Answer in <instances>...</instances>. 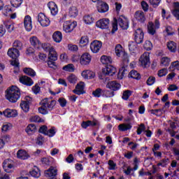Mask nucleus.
Masks as SVG:
<instances>
[{"label":"nucleus","mask_w":179,"mask_h":179,"mask_svg":"<svg viewBox=\"0 0 179 179\" xmlns=\"http://www.w3.org/2000/svg\"><path fill=\"white\" fill-rule=\"evenodd\" d=\"M19 80L22 85H24V86H33V85H34L33 79L27 76H22L20 77Z\"/></svg>","instance_id":"nucleus-17"},{"label":"nucleus","mask_w":179,"mask_h":179,"mask_svg":"<svg viewBox=\"0 0 179 179\" xmlns=\"http://www.w3.org/2000/svg\"><path fill=\"white\" fill-rule=\"evenodd\" d=\"M3 13L4 16H9L12 13V8L10 6H6L3 8Z\"/></svg>","instance_id":"nucleus-48"},{"label":"nucleus","mask_w":179,"mask_h":179,"mask_svg":"<svg viewBox=\"0 0 179 179\" xmlns=\"http://www.w3.org/2000/svg\"><path fill=\"white\" fill-rule=\"evenodd\" d=\"M41 48L46 52H50L51 50H55L50 43H41Z\"/></svg>","instance_id":"nucleus-43"},{"label":"nucleus","mask_w":179,"mask_h":179,"mask_svg":"<svg viewBox=\"0 0 179 179\" xmlns=\"http://www.w3.org/2000/svg\"><path fill=\"white\" fill-rule=\"evenodd\" d=\"M48 7L50 9V13L52 15V16H55L58 14V6L54 1H50L48 3Z\"/></svg>","instance_id":"nucleus-23"},{"label":"nucleus","mask_w":179,"mask_h":179,"mask_svg":"<svg viewBox=\"0 0 179 179\" xmlns=\"http://www.w3.org/2000/svg\"><path fill=\"white\" fill-rule=\"evenodd\" d=\"M118 24L119 26L123 30H127L129 27L128 21L127 20H122V18H119L118 20L114 18L113 22H112V33H115L117 30H118Z\"/></svg>","instance_id":"nucleus-3"},{"label":"nucleus","mask_w":179,"mask_h":179,"mask_svg":"<svg viewBox=\"0 0 179 179\" xmlns=\"http://www.w3.org/2000/svg\"><path fill=\"white\" fill-rule=\"evenodd\" d=\"M6 97L10 103H16L20 99V90L16 86H12L7 90Z\"/></svg>","instance_id":"nucleus-2"},{"label":"nucleus","mask_w":179,"mask_h":179,"mask_svg":"<svg viewBox=\"0 0 179 179\" xmlns=\"http://www.w3.org/2000/svg\"><path fill=\"white\" fill-rule=\"evenodd\" d=\"M83 78L84 79H94V76H96V74L94 72L90 71V70H85L81 73Z\"/></svg>","instance_id":"nucleus-28"},{"label":"nucleus","mask_w":179,"mask_h":179,"mask_svg":"<svg viewBox=\"0 0 179 179\" xmlns=\"http://www.w3.org/2000/svg\"><path fill=\"white\" fill-rule=\"evenodd\" d=\"M52 38L55 43H61L62 41V33L61 31H57L54 32L52 35Z\"/></svg>","instance_id":"nucleus-31"},{"label":"nucleus","mask_w":179,"mask_h":179,"mask_svg":"<svg viewBox=\"0 0 179 179\" xmlns=\"http://www.w3.org/2000/svg\"><path fill=\"white\" fill-rule=\"evenodd\" d=\"M38 22L40 23L42 27H48V26H50V23H51L50 19L47 17L45 14L43 13H40L38 15Z\"/></svg>","instance_id":"nucleus-9"},{"label":"nucleus","mask_w":179,"mask_h":179,"mask_svg":"<svg viewBox=\"0 0 179 179\" xmlns=\"http://www.w3.org/2000/svg\"><path fill=\"white\" fill-rule=\"evenodd\" d=\"M139 61L143 68H149L150 66V53L149 52H144L141 56Z\"/></svg>","instance_id":"nucleus-6"},{"label":"nucleus","mask_w":179,"mask_h":179,"mask_svg":"<svg viewBox=\"0 0 179 179\" xmlns=\"http://www.w3.org/2000/svg\"><path fill=\"white\" fill-rule=\"evenodd\" d=\"M118 128L119 131H128V129H131V128H132V125H131V124H122L118 126Z\"/></svg>","instance_id":"nucleus-45"},{"label":"nucleus","mask_w":179,"mask_h":179,"mask_svg":"<svg viewBox=\"0 0 179 179\" xmlns=\"http://www.w3.org/2000/svg\"><path fill=\"white\" fill-rule=\"evenodd\" d=\"M115 52L117 57H121L124 62H128V54L125 52L122 45L117 44L115 48Z\"/></svg>","instance_id":"nucleus-5"},{"label":"nucleus","mask_w":179,"mask_h":179,"mask_svg":"<svg viewBox=\"0 0 179 179\" xmlns=\"http://www.w3.org/2000/svg\"><path fill=\"white\" fill-rule=\"evenodd\" d=\"M134 16L136 20L138 22H140V23H143V22L146 20V17H145V13H143V11H136Z\"/></svg>","instance_id":"nucleus-29"},{"label":"nucleus","mask_w":179,"mask_h":179,"mask_svg":"<svg viewBox=\"0 0 179 179\" xmlns=\"http://www.w3.org/2000/svg\"><path fill=\"white\" fill-rule=\"evenodd\" d=\"M31 101H33V99L30 96H26L25 101H22L20 103V107L24 113H29V110H30V104H31Z\"/></svg>","instance_id":"nucleus-11"},{"label":"nucleus","mask_w":179,"mask_h":179,"mask_svg":"<svg viewBox=\"0 0 179 179\" xmlns=\"http://www.w3.org/2000/svg\"><path fill=\"white\" fill-rule=\"evenodd\" d=\"M67 80L69 82V83H73V85H75V83H76V82L78 81V78L74 74H71L67 78Z\"/></svg>","instance_id":"nucleus-53"},{"label":"nucleus","mask_w":179,"mask_h":179,"mask_svg":"<svg viewBox=\"0 0 179 179\" xmlns=\"http://www.w3.org/2000/svg\"><path fill=\"white\" fill-rule=\"evenodd\" d=\"M161 65L162 66H169V65H170V59L168 57H162L161 59Z\"/></svg>","instance_id":"nucleus-54"},{"label":"nucleus","mask_w":179,"mask_h":179,"mask_svg":"<svg viewBox=\"0 0 179 179\" xmlns=\"http://www.w3.org/2000/svg\"><path fill=\"white\" fill-rule=\"evenodd\" d=\"M17 157L21 160H27L30 155L24 150H20L17 152Z\"/></svg>","instance_id":"nucleus-27"},{"label":"nucleus","mask_w":179,"mask_h":179,"mask_svg":"<svg viewBox=\"0 0 179 179\" xmlns=\"http://www.w3.org/2000/svg\"><path fill=\"white\" fill-rule=\"evenodd\" d=\"M168 122L169 124V128L166 129V132H168L171 136L173 138V136H176V134H177L176 130L177 128H178V126L171 120H168Z\"/></svg>","instance_id":"nucleus-15"},{"label":"nucleus","mask_w":179,"mask_h":179,"mask_svg":"<svg viewBox=\"0 0 179 179\" xmlns=\"http://www.w3.org/2000/svg\"><path fill=\"white\" fill-rule=\"evenodd\" d=\"M13 48L19 51L23 48V43L19 40H15L13 43Z\"/></svg>","instance_id":"nucleus-39"},{"label":"nucleus","mask_w":179,"mask_h":179,"mask_svg":"<svg viewBox=\"0 0 179 179\" xmlns=\"http://www.w3.org/2000/svg\"><path fill=\"white\" fill-rule=\"evenodd\" d=\"M143 47L145 50H146L147 51H150V50L153 48V45L152 44V42H150V41H146L143 45Z\"/></svg>","instance_id":"nucleus-55"},{"label":"nucleus","mask_w":179,"mask_h":179,"mask_svg":"<svg viewBox=\"0 0 179 179\" xmlns=\"http://www.w3.org/2000/svg\"><path fill=\"white\" fill-rule=\"evenodd\" d=\"M88 44H89V37L82 36L80 40V45H81V47H85Z\"/></svg>","instance_id":"nucleus-47"},{"label":"nucleus","mask_w":179,"mask_h":179,"mask_svg":"<svg viewBox=\"0 0 179 179\" xmlns=\"http://www.w3.org/2000/svg\"><path fill=\"white\" fill-rule=\"evenodd\" d=\"M57 101L48 98H45L41 101V107L38 108V112L43 115L48 113V110L51 111L55 107Z\"/></svg>","instance_id":"nucleus-1"},{"label":"nucleus","mask_w":179,"mask_h":179,"mask_svg":"<svg viewBox=\"0 0 179 179\" xmlns=\"http://www.w3.org/2000/svg\"><path fill=\"white\" fill-rule=\"evenodd\" d=\"M57 170L54 166H50V169L45 171V177H49L50 178H54L57 176Z\"/></svg>","instance_id":"nucleus-25"},{"label":"nucleus","mask_w":179,"mask_h":179,"mask_svg":"<svg viewBox=\"0 0 179 179\" xmlns=\"http://www.w3.org/2000/svg\"><path fill=\"white\" fill-rule=\"evenodd\" d=\"M43 143H44V138L41 135H38L36 138V145H38L39 146L43 145Z\"/></svg>","instance_id":"nucleus-58"},{"label":"nucleus","mask_w":179,"mask_h":179,"mask_svg":"<svg viewBox=\"0 0 179 179\" xmlns=\"http://www.w3.org/2000/svg\"><path fill=\"white\" fill-rule=\"evenodd\" d=\"M162 0H150V3L153 8H157L160 5Z\"/></svg>","instance_id":"nucleus-62"},{"label":"nucleus","mask_w":179,"mask_h":179,"mask_svg":"<svg viewBox=\"0 0 179 179\" xmlns=\"http://www.w3.org/2000/svg\"><path fill=\"white\" fill-rule=\"evenodd\" d=\"M12 129V124L10 123H5L1 127L2 132H8V131H10Z\"/></svg>","instance_id":"nucleus-49"},{"label":"nucleus","mask_w":179,"mask_h":179,"mask_svg":"<svg viewBox=\"0 0 179 179\" xmlns=\"http://www.w3.org/2000/svg\"><path fill=\"white\" fill-rule=\"evenodd\" d=\"M129 78H132V79H136V80H139L141 77V74L138 73V71L132 70L129 73Z\"/></svg>","instance_id":"nucleus-36"},{"label":"nucleus","mask_w":179,"mask_h":179,"mask_svg":"<svg viewBox=\"0 0 179 179\" xmlns=\"http://www.w3.org/2000/svg\"><path fill=\"white\" fill-rule=\"evenodd\" d=\"M3 169L6 173H12L15 170V164L13 161L8 159L3 162Z\"/></svg>","instance_id":"nucleus-10"},{"label":"nucleus","mask_w":179,"mask_h":179,"mask_svg":"<svg viewBox=\"0 0 179 179\" xmlns=\"http://www.w3.org/2000/svg\"><path fill=\"white\" fill-rule=\"evenodd\" d=\"M96 26L102 29H108V26H110V20L108 18L101 19L96 22Z\"/></svg>","instance_id":"nucleus-16"},{"label":"nucleus","mask_w":179,"mask_h":179,"mask_svg":"<svg viewBox=\"0 0 179 179\" xmlns=\"http://www.w3.org/2000/svg\"><path fill=\"white\" fill-rule=\"evenodd\" d=\"M94 97H101L103 95V90L101 88H97L92 92Z\"/></svg>","instance_id":"nucleus-51"},{"label":"nucleus","mask_w":179,"mask_h":179,"mask_svg":"<svg viewBox=\"0 0 179 179\" xmlns=\"http://www.w3.org/2000/svg\"><path fill=\"white\" fill-rule=\"evenodd\" d=\"M63 71H66V72H75V66L72 64H69L62 68Z\"/></svg>","instance_id":"nucleus-46"},{"label":"nucleus","mask_w":179,"mask_h":179,"mask_svg":"<svg viewBox=\"0 0 179 179\" xmlns=\"http://www.w3.org/2000/svg\"><path fill=\"white\" fill-rule=\"evenodd\" d=\"M23 72L31 78H34V76H36V71H34L31 68H24Z\"/></svg>","instance_id":"nucleus-40"},{"label":"nucleus","mask_w":179,"mask_h":179,"mask_svg":"<svg viewBox=\"0 0 179 179\" xmlns=\"http://www.w3.org/2000/svg\"><path fill=\"white\" fill-rule=\"evenodd\" d=\"M138 44L136 42H130L129 44V50L130 52H131L133 54H134L135 51L138 50Z\"/></svg>","instance_id":"nucleus-42"},{"label":"nucleus","mask_w":179,"mask_h":179,"mask_svg":"<svg viewBox=\"0 0 179 179\" xmlns=\"http://www.w3.org/2000/svg\"><path fill=\"white\" fill-rule=\"evenodd\" d=\"M106 87L110 89V90H113V92H117V90L121 89V84L117 81H110L107 83Z\"/></svg>","instance_id":"nucleus-20"},{"label":"nucleus","mask_w":179,"mask_h":179,"mask_svg":"<svg viewBox=\"0 0 179 179\" xmlns=\"http://www.w3.org/2000/svg\"><path fill=\"white\" fill-rule=\"evenodd\" d=\"M78 26L76 21H65L63 24V30L65 33H72Z\"/></svg>","instance_id":"nucleus-7"},{"label":"nucleus","mask_w":179,"mask_h":179,"mask_svg":"<svg viewBox=\"0 0 179 179\" xmlns=\"http://www.w3.org/2000/svg\"><path fill=\"white\" fill-rule=\"evenodd\" d=\"M73 92L75 94H78V96L83 94V93H85V83L81 82L77 84L76 89L73 90Z\"/></svg>","instance_id":"nucleus-24"},{"label":"nucleus","mask_w":179,"mask_h":179,"mask_svg":"<svg viewBox=\"0 0 179 179\" xmlns=\"http://www.w3.org/2000/svg\"><path fill=\"white\" fill-rule=\"evenodd\" d=\"M31 122H43V120L38 115H34L31 117Z\"/></svg>","instance_id":"nucleus-61"},{"label":"nucleus","mask_w":179,"mask_h":179,"mask_svg":"<svg viewBox=\"0 0 179 179\" xmlns=\"http://www.w3.org/2000/svg\"><path fill=\"white\" fill-rule=\"evenodd\" d=\"M160 27V22L159 20H155V24L153 22H150L148 24V32L151 36H154L156 34V29Z\"/></svg>","instance_id":"nucleus-8"},{"label":"nucleus","mask_w":179,"mask_h":179,"mask_svg":"<svg viewBox=\"0 0 179 179\" xmlns=\"http://www.w3.org/2000/svg\"><path fill=\"white\" fill-rule=\"evenodd\" d=\"M174 9L172 12L173 16L176 17L177 20H179V3L175 2L173 4Z\"/></svg>","instance_id":"nucleus-34"},{"label":"nucleus","mask_w":179,"mask_h":179,"mask_svg":"<svg viewBox=\"0 0 179 179\" xmlns=\"http://www.w3.org/2000/svg\"><path fill=\"white\" fill-rule=\"evenodd\" d=\"M24 26L27 31H31V29H33V24L31 22V17H30V15L24 17Z\"/></svg>","instance_id":"nucleus-18"},{"label":"nucleus","mask_w":179,"mask_h":179,"mask_svg":"<svg viewBox=\"0 0 179 179\" xmlns=\"http://www.w3.org/2000/svg\"><path fill=\"white\" fill-rule=\"evenodd\" d=\"M167 48L171 52H176L177 51V43L174 41H169L167 43Z\"/></svg>","instance_id":"nucleus-33"},{"label":"nucleus","mask_w":179,"mask_h":179,"mask_svg":"<svg viewBox=\"0 0 179 179\" xmlns=\"http://www.w3.org/2000/svg\"><path fill=\"white\" fill-rule=\"evenodd\" d=\"M69 15L71 17H76L78 16V8L75 6H71L69 9Z\"/></svg>","instance_id":"nucleus-38"},{"label":"nucleus","mask_w":179,"mask_h":179,"mask_svg":"<svg viewBox=\"0 0 179 179\" xmlns=\"http://www.w3.org/2000/svg\"><path fill=\"white\" fill-rule=\"evenodd\" d=\"M48 59L50 61H57L58 59V54L55 51V49L52 50L48 55Z\"/></svg>","instance_id":"nucleus-35"},{"label":"nucleus","mask_w":179,"mask_h":179,"mask_svg":"<svg viewBox=\"0 0 179 179\" xmlns=\"http://www.w3.org/2000/svg\"><path fill=\"white\" fill-rule=\"evenodd\" d=\"M0 114L1 115L3 114L4 117H7V118H10L12 117H16V115H17V111L16 110L13 109H6L3 112L0 111Z\"/></svg>","instance_id":"nucleus-21"},{"label":"nucleus","mask_w":179,"mask_h":179,"mask_svg":"<svg viewBox=\"0 0 179 179\" xmlns=\"http://www.w3.org/2000/svg\"><path fill=\"white\" fill-rule=\"evenodd\" d=\"M29 41L31 45L34 47V48H36V50H40V48H41V42L36 36L31 37Z\"/></svg>","instance_id":"nucleus-26"},{"label":"nucleus","mask_w":179,"mask_h":179,"mask_svg":"<svg viewBox=\"0 0 179 179\" xmlns=\"http://www.w3.org/2000/svg\"><path fill=\"white\" fill-rule=\"evenodd\" d=\"M10 3L13 8H19L23 3V0H10Z\"/></svg>","instance_id":"nucleus-50"},{"label":"nucleus","mask_w":179,"mask_h":179,"mask_svg":"<svg viewBox=\"0 0 179 179\" xmlns=\"http://www.w3.org/2000/svg\"><path fill=\"white\" fill-rule=\"evenodd\" d=\"M167 73H169V71L167 70V69H162L158 71L157 75L158 76H159V78H162L163 76H166Z\"/></svg>","instance_id":"nucleus-57"},{"label":"nucleus","mask_w":179,"mask_h":179,"mask_svg":"<svg viewBox=\"0 0 179 179\" xmlns=\"http://www.w3.org/2000/svg\"><path fill=\"white\" fill-rule=\"evenodd\" d=\"M83 21L85 22V23L86 24H92V23H93V22H94V18H93V17H92V15H85L83 17Z\"/></svg>","instance_id":"nucleus-44"},{"label":"nucleus","mask_w":179,"mask_h":179,"mask_svg":"<svg viewBox=\"0 0 179 179\" xmlns=\"http://www.w3.org/2000/svg\"><path fill=\"white\" fill-rule=\"evenodd\" d=\"M3 24L7 29L8 33H12L15 30V25L10 21H3Z\"/></svg>","instance_id":"nucleus-32"},{"label":"nucleus","mask_w":179,"mask_h":179,"mask_svg":"<svg viewBox=\"0 0 179 179\" xmlns=\"http://www.w3.org/2000/svg\"><path fill=\"white\" fill-rule=\"evenodd\" d=\"M25 131L28 135H33V134L37 131V127L34 124H30L27 127Z\"/></svg>","instance_id":"nucleus-30"},{"label":"nucleus","mask_w":179,"mask_h":179,"mask_svg":"<svg viewBox=\"0 0 179 179\" xmlns=\"http://www.w3.org/2000/svg\"><path fill=\"white\" fill-rule=\"evenodd\" d=\"M145 34L141 28L137 29L134 32V40L136 44H142L143 43V37Z\"/></svg>","instance_id":"nucleus-12"},{"label":"nucleus","mask_w":179,"mask_h":179,"mask_svg":"<svg viewBox=\"0 0 179 179\" xmlns=\"http://www.w3.org/2000/svg\"><path fill=\"white\" fill-rule=\"evenodd\" d=\"M101 64L107 65L108 64H111V62H113V59H111V58L110 57L103 55L101 57Z\"/></svg>","instance_id":"nucleus-41"},{"label":"nucleus","mask_w":179,"mask_h":179,"mask_svg":"<svg viewBox=\"0 0 179 179\" xmlns=\"http://www.w3.org/2000/svg\"><path fill=\"white\" fill-rule=\"evenodd\" d=\"M170 162V159L166 158L161 160L159 163L157 164V166H162V167H166L167 166V163Z\"/></svg>","instance_id":"nucleus-59"},{"label":"nucleus","mask_w":179,"mask_h":179,"mask_svg":"<svg viewBox=\"0 0 179 179\" xmlns=\"http://www.w3.org/2000/svg\"><path fill=\"white\" fill-rule=\"evenodd\" d=\"M177 69L179 71V62L176 61L171 63V66H169V70L171 71V69Z\"/></svg>","instance_id":"nucleus-56"},{"label":"nucleus","mask_w":179,"mask_h":179,"mask_svg":"<svg viewBox=\"0 0 179 179\" xmlns=\"http://www.w3.org/2000/svg\"><path fill=\"white\" fill-rule=\"evenodd\" d=\"M117 72V69L115 67L113 66L112 65H107L106 68L102 69V73L105 76H113V75H115Z\"/></svg>","instance_id":"nucleus-13"},{"label":"nucleus","mask_w":179,"mask_h":179,"mask_svg":"<svg viewBox=\"0 0 179 179\" xmlns=\"http://www.w3.org/2000/svg\"><path fill=\"white\" fill-rule=\"evenodd\" d=\"M155 82H156V78H155L154 76H150L147 80V85L148 86H152V85H153Z\"/></svg>","instance_id":"nucleus-63"},{"label":"nucleus","mask_w":179,"mask_h":179,"mask_svg":"<svg viewBox=\"0 0 179 179\" xmlns=\"http://www.w3.org/2000/svg\"><path fill=\"white\" fill-rule=\"evenodd\" d=\"M103 46V43L100 41H94L90 44V50L94 54H97Z\"/></svg>","instance_id":"nucleus-14"},{"label":"nucleus","mask_w":179,"mask_h":179,"mask_svg":"<svg viewBox=\"0 0 179 179\" xmlns=\"http://www.w3.org/2000/svg\"><path fill=\"white\" fill-rule=\"evenodd\" d=\"M8 57L12 58L13 61L11 62V65L13 66H15V68H19V58L20 55V52L17 49H15L13 48H11L8 49V52H7Z\"/></svg>","instance_id":"nucleus-4"},{"label":"nucleus","mask_w":179,"mask_h":179,"mask_svg":"<svg viewBox=\"0 0 179 179\" xmlns=\"http://www.w3.org/2000/svg\"><path fill=\"white\" fill-rule=\"evenodd\" d=\"M29 174L30 176H31V177H34V178H38V177L41 176L40 173V169H38V168L37 167H35L34 169L29 171Z\"/></svg>","instance_id":"nucleus-37"},{"label":"nucleus","mask_w":179,"mask_h":179,"mask_svg":"<svg viewBox=\"0 0 179 179\" xmlns=\"http://www.w3.org/2000/svg\"><path fill=\"white\" fill-rule=\"evenodd\" d=\"M92 61V56L89 53H84L80 58L81 65H89Z\"/></svg>","instance_id":"nucleus-19"},{"label":"nucleus","mask_w":179,"mask_h":179,"mask_svg":"<svg viewBox=\"0 0 179 179\" xmlns=\"http://www.w3.org/2000/svg\"><path fill=\"white\" fill-rule=\"evenodd\" d=\"M96 8L99 13H106V12L108 11V4H107V3L105 2L101 1L98 3Z\"/></svg>","instance_id":"nucleus-22"},{"label":"nucleus","mask_w":179,"mask_h":179,"mask_svg":"<svg viewBox=\"0 0 179 179\" xmlns=\"http://www.w3.org/2000/svg\"><path fill=\"white\" fill-rule=\"evenodd\" d=\"M114 94V92L108 91L107 90H103V95H105L106 97H113Z\"/></svg>","instance_id":"nucleus-64"},{"label":"nucleus","mask_w":179,"mask_h":179,"mask_svg":"<svg viewBox=\"0 0 179 179\" xmlns=\"http://www.w3.org/2000/svg\"><path fill=\"white\" fill-rule=\"evenodd\" d=\"M165 31L168 36H173L174 34V30L171 26L166 27Z\"/></svg>","instance_id":"nucleus-60"},{"label":"nucleus","mask_w":179,"mask_h":179,"mask_svg":"<svg viewBox=\"0 0 179 179\" xmlns=\"http://www.w3.org/2000/svg\"><path fill=\"white\" fill-rule=\"evenodd\" d=\"M132 95V92L131 90H125L123 92L122 99H123V100H128V99H129V97H131V96Z\"/></svg>","instance_id":"nucleus-52"}]
</instances>
